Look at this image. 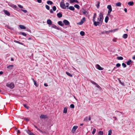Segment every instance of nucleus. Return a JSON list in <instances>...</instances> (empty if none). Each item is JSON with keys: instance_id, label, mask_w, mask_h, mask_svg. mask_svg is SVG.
Returning a JSON list of instances; mask_svg holds the SVG:
<instances>
[{"instance_id": "obj_1", "label": "nucleus", "mask_w": 135, "mask_h": 135, "mask_svg": "<svg viewBox=\"0 0 135 135\" xmlns=\"http://www.w3.org/2000/svg\"><path fill=\"white\" fill-rule=\"evenodd\" d=\"M103 19V14L102 13L100 12L99 15V17L98 18V21L101 22L100 25L102 24Z\"/></svg>"}, {"instance_id": "obj_2", "label": "nucleus", "mask_w": 135, "mask_h": 135, "mask_svg": "<svg viewBox=\"0 0 135 135\" xmlns=\"http://www.w3.org/2000/svg\"><path fill=\"white\" fill-rule=\"evenodd\" d=\"M6 86L11 89H13L15 87L14 84L13 83H11L9 84H7Z\"/></svg>"}, {"instance_id": "obj_3", "label": "nucleus", "mask_w": 135, "mask_h": 135, "mask_svg": "<svg viewBox=\"0 0 135 135\" xmlns=\"http://www.w3.org/2000/svg\"><path fill=\"white\" fill-rule=\"evenodd\" d=\"M60 6L63 9H65L66 7L65 4L64 3L63 1H61L60 3Z\"/></svg>"}, {"instance_id": "obj_4", "label": "nucleus", "mask_w": 135, "mask_h": 135, "mask_svg": "<svg viewBox=\"0 0 135 135\" xmlns=\"http://www.w3.org/2000/svg\"><path fill=\"white\" fill-rule=\"evenodd\" d=\"M85 17H83V18L80 20V22L78 23V24L79 25H82L83 23L85 21Z\"/></svg>"}, {"instance_id": "obj_5", "label": "nucleus", "mask_w": 135, "mask_h": 135, "mask_svg": "<svg viewBox=\"0 0 135 135\" xmlns=\"http://www.w3.org/2000/svg\"><path fill=\"white\" fill-rule=\"evenodd\" d=\"M78 126H74L71 130V132L73 133H75L76 131V130Z\"/></svg>"}, {"instance_id": "obj_6", "label": "nucleus", "mask_w": 135, "mask_h": 135, "mask_svg": "<svg viewBox=\"0 0 135 135\" xmlns=\"http://www.w3.org/2000/svg\"><path fill=\"white\" fill-rule=\"evenodd\" d=\"M63 22L65 25H68L70 24L69 22L66 20H64L63 21Z\"/></svg>"}, {"instance_id": "obj_7", "label": "nucleus", "mask_w": 135, "mask_h": 135, "mask_svg": "<svg viewBox=\"0 0 135 135\" xmlns=\"http://www.w3.org/2000/svg\"><path fill=\"white\" fill-rule=\"evenodd\" d=\"M40 118L41 119H46L48 117L46 115L41 114L40 116Z\"/></svg>"}, {"instance_id": "obj_8", "label": "nucleus", "mask_w": 135, "mask_h": 135, "mask_svg": "<svg viewBox=\"0 0 135 135\" xmlns=\"http://www.w3.org/2000/svg\"><path fill=\"white\" fill-rule=\"evenodd\" d=\"M96 66L97 69L99 70H102L103 69V68H102L99 65L97 64Z\"/></svg>"}, {"instance_id": "obj_9", "label": "nucleus", "mask_w": 135, "mask_h": 135, "mask_svg": "<svg viewBox=\"0 0 135 135\" xmlns=\"http://www.w3.org/2000/svg\"><path fill=\"white\" fill-rule=\"evenodd\" d=\"M107 8L108 9V11L111 12L112 11V9L111 6L110 5H109L107 6Z\"/></svg>"}, {"instance_id": "obj_10", "label": "nucleus", "mask_w": 135, "mask_h": 135, "mask_svg": "<svg viewBox=\"0 0 135 135\" xmlns=\"http://www.w3.org/2000/svg\"><path fill=\"white\" fill-rule=\"evenodd\" d=\"M93 21L94 22V25L95 26H97L98 25H99L100 23L98 21V22H96L94 20Z\"/></svg>"}, {"instance_id": "obj_11", "label": "nucleus", "mask_w": 135, "mask_h": 135, "mask_svg": "<svg viewBox=\"0 0 135 135\" xmlns=\"http://www.w3.org/2000/svg\"><path fill=\"white\" fill-rule=\"evenodd\" d=\"M14 67V66L13 65H10L8 66H7V68L9 70H11Z\"/></svg>"}, {"instance_id": "obj_12", "label": "nucleus", "mask_w": 135, "mask_h": 135, "mask_svg": "<svg viewBox=\"0 0 135 135\" xmlns=\"http://www.w3.org/2000/svg\"><path fill=\"white\" fill-rule=\"evenodd\" d=\"M52 28H54L58 30H59V27H57L55 24L52 25Z\"/></svg>"}, {"instance_id": "obj_13", "label": "nucleus", "mask_w": 135, "mask_h": 135, "mask_svg": "<svg viewBox=\"0 0 135 135\" xmlns=\"http://www.w3.org/2000/svg\"><path fill=\"white\" fill-rule=\"evenodd\" d=\"M47 23L49 25H52V22L50 19L48 20H47Z\"/></svg>"}, {"instance_id": "obj_14", "label": "nucleus", "mask_w": 135, "mask_h": 135, "mask_svg": "<svg viewBox=\"0 0 135 135\" xmlns=\"http://www.w3.org/2000/svg\"><path fill=\"white\" fill-rule=\"evenodd\" d=\"M4 12L5 14L7 16H9L10 15L9 12L8 11L4 10Z\"/></svg>"}, {"instance_id": "obj_15", "label": "nucleus", "mask_w": 135, "mask_h": 135, "mask_svg": "<svg viewBox=\"0 0 135 135\" xmlns=\"http://www.w3.org/2000/svg\"><path fill=\"white\" fill-rule=\"evenodd\" d=\"M57 15L58 17L59 18H61L62 16V14L60 12L57 13Z\"/></svg>"}, {"instance_id": "obj_16", "label": "nucleus", "mask_w": 135, "mask_h": 135, "mask_svg": "<svg viewBox=\"0 0 135 135\" xmlns=\"http://www.w3.org/2000/svg\"><path fill=\"white\" fill-rule=\"evenodd\" d=\"M58 24L59 25L61 26H63L64 25V24L61 21H59L58 22Z\"/></svg>"}, {"instance_id": "obj_17", "label": "nucleus", "mask_w": 135, "mask_h": 135, "mask_svg": "<svg viewBox=\"0 0 135 135\" xmlns=\"http://www.w3.org/2000/svg\"><path fill=\"white\" fill-rule=\"evenodd\" d=\"M70 1L71 3H73L75 2L77 3H79V2L77 0H70Z\"/></svg>"}, {"instance_id": "obj_18", "label": "nucleus", "mask_w": 135, "mask_h": 135, "mask_svg": "<svg viewBox=\"0 0 135 135\" xmlns=\"http://www.w3.org/2000/svg\"><path fill=\"white\" fill-rule=\"evenodd\" d=\"M128 4L130 6H132L134 5V3L133 1L129 2L128 3Z\"/></svg>"}, {"instance_id": "obj_19", "label": "nucleus", "mask_w": 135, "mask_h": 135, "mask_svg": "<svg viewBox=\"0 0 135 135\" xmlns=\"http://www.w3.org/2000/svg\"><path fill=\"white\" fill-rule=\"evenodd\" d=\"M132 62V60H131L129 59L126 62V64L128 65H129Z\"/></svg>"}, {"instance_id": "obj_20", "label": "nucleus", "mask_w": 135, "mask_h": 135, "mask_svg": "<svg viewBox=\"0 0 135 135\" xmlns=\"http://www.w3.org/2000/svg\"><path fill=\"white\" fill-rule=\"evenodd\" d=\"M14 42L16 43H17L21 45H23V43L20 42L19 41H17V40H15L14 41Z\"/></svg>"}, {"instance_id": "obj_21", "label": "nucleus", "mask_w": 135, "mask_h": 135, "mask_svg": "<svg viewBox=\"0 0 135 135\" xmlns=\"http://www.w3.org/2000/svg\"><path fill=\"white\" fill-rule=\"evenodd\" d=\"M19 27L21 29H24L26 28V27L23 25H20Z\"/></svg>"}, {"instance_id": "obj_22", "label": "nucleus", "mask_w": 135, "mask_h": 135, "mask_svg": "<svg viewBox=\"0 0 135 135\" xmlns=\"http://www.w3.org/2000/svg\"><path fill=\"white\" fill-rule=\"evenodd\" d=\"M109 17L108 16H107L106 17L105 20V21L106 23H107L109 20Z\"/></svg>"}, {"instance_id": "obj_23", "label": "nucleus", "mask_w": 135, "mask_h": 135, "mask_svg": "<svg viewBox=\"0 0 135 135\" xmlns=\"http://www.w3.org/2000/svg\"><path fill=\"white\" fill-rule=\"evenodd\" d=\"M66 73L68 76L70 77H72L73 76L72 75L68 72L66 71Z\"/></svg>"}, {"instance_id": "obj_24", "label": "nucleus", "mask_w": 135, "mask_h": 135, "mask_svg": "<svg viewBox=\"0 0 135 135\" xmlns=\"http://www.w3.org/2000/svg\"><path fill=\"white\" fill-rule=\"evenodd\" d=\"M128 37V35L127 34H124L123 36V37L124 39Z\"/></svg>"}, {"instance_id": "obj_25", "label": "nucleus", "mask_w": 135, "mask_h": 135, "mask_svg": "<svg viewBox=\"0 0 135 135\" xmlns=\"http://www.w3.org/2000/svg\"><path fill=\"white\" fill-rule=\"evenodd\" d=\"M67 112V108L66 107H65L63 110V113H66Z\"/></svg>"}, {"instance_id": "obj_26", "label": "nucleus", "mask_w": 135, "mask_h": 135, "mask_svg": "<svg viewBox=\"0 0 135 135\" xmlns=\"http://www.w3.org/2000/svg\"><path fill=\"white\" fill-rule=\"evenodd\" d=\"M47 3L48 4L51 5L53 4L52 2L50 1H47Z\"/></svg>"}, {"instance_id": "obj_27", "label": "nucleus", "mask_w": 135, "mask_h": 135, "mask_svg": "<svg viewBox=\"0 0 135 135\" xmlns=\"http://www.w3.org/2000/svg\"><path fill=\"white\" fill-rule=\"evenodd\" d=\"M69 9L72 11H74L75 9L74 7L73 6H70L69 7Z\"/></svg>"}, {"instance_id": "obj_28", "label": "nucleus", "mask_w": 135, "mask_h": 135, "mask_svg": "<svg viewBox=\"0 0 135 135\" xmlns=\"http://www.w3.org/2000/svg\"><path fill=\"white\" fill-rule=\"evenodd\" d=\"M96 16H97V14L96 13H94V15H93V21H94L95 20V18H96Z\"/></svg>"}, {"instance_id": "obj_29", "label": "nucleus", "mask_w": 135, "mask_h": 135, "mask_svg": "<svg viewBox=\"0 0 135 135\" xmlns=\"http://www.w3.org/2000/svg\"><path fill=\"white\" fill-rule=\"evenodd\" d=\"M74 7H75L77 8L78 9H79L80 8V6H79L77 4H75L74 5Z\"/></svg>"}, {"instance_id": "obj_30", "label": "nucleus", "mask_w": 135, "mask_h": 135, "mask_svg": "<svg viewBox=\"0 0 135 135\" xmlns=\"http://www.w3.org/2000/svg\"><path fill=\"white\" fill-rule=\"evenodd\" d=\"M26 132L27 133L30 135L31 134V133H32V132H31L29 130H26Z\"/></svg>"}, {"instance_id": "obj_31", "label": "nucleus", "mask_w": 135, "mask_h": 135, "mask_svg": "<svg viewBox=\"0 0 135 135\" xmlns=\"http://www.w3.org/2000/svg\"><path fill=\"white\" fill-rule=\"evenodd\" d=\"M117 59L118 60H122L123 59V58L122 56L117 57Z\"/></svg>"}, {"instance_id": "obj_32", "label": "nucleus", "mask_w": 135, "mask_h": 135, "mask_svg": "<svg viewBox=\"0 0 135 135\" xmlns=\"http://www.w3.org/2000/svg\"><path fill=\"white\" fill-rule=\"evenodd\" d=\"M98 134L99 135H103V132L102 131H100L98 133Z\"/></svg>"}, {"instance_id": "obj_33", "label": "nucleus", "mask_w": 135, "mask_h": 135, "mask_svg": "<svg viewBox=\"0 0 135 135\" xmlns=\"http://www.w3.org/2000/svg\"><path fill=\"white\" fill-rule=\"evenodd\" d=\"M38 131H39L40 132H41L42 133H45V134L46 133V132L45 131H44V130L42 131V130H41V129H38Z\"/></svg>"}, {"instance_id": "obj_34", "label": "nucleus", "mask_w": 135, "mask_h": 135, "mask_svg": "<svg viewBox=\"0 0 135 135\" xmlns=\"http://www.w3.org/2000/svg\"><path fill=\"white\" fill-rule=\"evenodd\" d=\"M83 11H82V12L83 14H85L86 13H87V11H86V10L85 9H83Z\"/></svg>"}, {"instance_id": "obj_35", "label": "nucleus", "mask_w": 135, "mask_h": 135, "mask_svg": "<svg viewBox=\"0 0 135 135\" xmlns=\"http://www.w3.org/2000/svg\"><path fill=\"white\" fill-rule=\"evenodd\" d=\"M80 34L81 36H84L85 34V32L83 31H81L80 33Z\"/></svg>"}, {"instance_id": "obj_36", "label": "nucleus", "mask_w": 135, "mask_h": 135, "mask_svg": "<svg viewBox=\"0 0 135 135\" xmlns=\"http://www.w3.org/2000/svg\"><path fill=\"white\" fill-rule=\"evenodd\" d=\"M23 106L25 108H26L27 109H29V106L27 105L26 104H24Z\"/></svg>"}, {"instance_id": "obj_37", "label": "nucleus", "mask_w": 135, "mask_h": 135, "mask_svg": "<svg viewBox=\"0 0 135 135\" xmlns=\"http://www.w3.org/2000/svg\"><path fill=\"white\" fill-rule=\"evenodd\" d=\"M116 5L118 6H120L121 5V3L120 2H118L116 4Z\"/></svg>"}, {"instance_id": "obj_38", "label": "nucleus", "mask_w": 135, "mask_h": 135, "mask_svg": "<svg viewBox=\"0 0 135 135\" xmlns=\"http://www.w3.org/2000/svg\"><path fill=\"white\" fill-rule=\"evenodd\" d=\"M34 85L36 86V87H38V84H37L36 83V81H34Z\"/></svg>"}, {"instance_id": "obj_39", "label": "nucleus", "mask_w": 135, "mask_h": 135, "mask_svg": "<svg viewBox=\"0 0 135 135\" xmlns=\"http://www.w3.org/2000/svg\"><path fill=\"white\" fill-rule=\"evenodd\" d=\"M100 2L99 1H98L97 2V4L96 5V6L98 8L99 6Z\"/></svg>"}, {"instance_id": "obj_40", "label": "nucleus", "mask_w": 135, "mask_h": 135, "mask_svg": "<svg viewBox=\"0 0 135 135\" xmlns=\"http://www.w3.org/2000/svg\"><path fill=\"white\" fill-rule=\"evenodd\" d=\"M84 121H85L86 122H87L88 121V118L87 117H85L84 120Z\"/></svg>"}, {"instance_id": "obj_41", "label": "nucleus", "mask_w": 135, "mask_h": 135, "mask_svg": "<svg viewBox=\"0 0 135 135\" xmlns=\"http://www.w3.org/2000/svg\"><path fill=\"white\" fill-rule=\"evenodd\" d=\"M96 131V129H95V128H94L93 129V131L92 132V134H95V132Z\"/></svg>"}, {"instance_id": "obj_42", "label": "nucleus", "mask_w": 135, "mask_h": 135, "mask_svg": "<svg viewBox=\"0 0 135 135\" xmlns=\"http://www.w3.org/2000/svg\"><path fill=\"white\" fill-rule=\"evenodd\" d=\"M74 105L73 104H71L70 106V108L72 109L74 108Z\"/></svg>"}, {"instance_id": "obj_43", "label": "nucleus", "mask_w": 135, "mask_h": 135, "mask_svg": "<svg viewBox=\"0 0 135 135\" xmlns=\"http://www.w3.org/2000/svg\"><path fill=\"white\" fill-rule=\"evenodd\" d=\"M112 133V130L111 129L109 130L108 131V135H112L111 134Z\"/></svg>"}, {"instance_id": "obj_44", "label": "nucleus", "mask_w": 135, "mask_h": 135, "mask_svg": "<svg viewBox=\"0 0 135 135\" xmlns=\"http://www.w3.org/2000/svg\"><path fill=\"white\" fill-rule=\"evenodd\" d=\"M20 33H21V35H23L24 36H26L27 35L25 33V32H21Z\"/></svg>"}, {"instance_id": "obj_45", "label": "nucleus", "mask_w": 135, "mask_h": 135, "mask_svg": "<svg viewBox=\"0 0 135 135\" xmlns=\"http://www.w3.org/2000/svg\"><path fill=\"white\" fill-rule=\"evenodd\" d=\"M53 10L54 11H55L56 10V8L55 6H53L52 7Z\"/></svg>"}, {"instance_id": "obj_46", "label": "nucleus", "mask_w": 135, "mask_h": 135, "mask_svg": "<svg viewBox=\"0 0 135 135\" xmlns=\"http://www.w3.org/2000/svg\"><path fill=\"white\" fill-rule=\"evenodd\" d=\"M45 7L46 8V9H47V10H49L50 9V7L48 5H46L45 6Z\"/></svg>"}, {"instance_id": "obj_47", "label": "nucleus", "mask_w": 135, "mask_h": 135, "mask_svg": "<svg viewBox=\"0 0 135 135\" xmlns=\"http://www.w3.org/2000/svg\"><path fill=\"white\" fill-rule=\"evenodd\" d=\"M111 31L110 30H109V31H104V32L106 34H107L108 33L110 32Z\"/></svg>"}, {"instance_id": "obj_48", "label": "nucleus", "mask_w": 135, "mask_h": 135, "mask_svg": "<svg viewBox=\"0 0 135 135\" xmlns=\"http://www.w3.org/2000/svg\"><path fill=\"white\" fill-rule=\"evenodd\" d=\"M122 65L124 68H125L126 67V65L125 63H122Z\"/></svg>"}, {"instance_id": "obj_49", "label": "nucleus", "mask_w": 135, "mask_h": 135, "mask_svg": "<svg viewBox=\"0 0 135 135\" xmlns=\"http://www.w3.org/2000/svg\"><path fill=\"white\" fill-rule=\"evenodd\" d=\"M90 82H91V83H92L93 84L95 85L97 84V83H95V82H94V81H90Z\"/></svg>"}, {"instance_id": "obj_50", "label": "nucleus", "mask_w": 135, "mask_h": 135, "mask_svg": "<svg viewBox=\"0 0 135 135\" xmlns=\"http://www.w3.org/2000/svg\"><path fill=\"white\" fill-rule=\"evenodd\" d=\"M120 65H121L119 63H117L116 64V66L117 67H119Z\"/></svg>"}, {"instance_id": "obj_51", "label": "nucleus", "mask_w": 135, "mask_h": 135, "mask_svg": "<svg viewBox=\"0 0 135 135\" xmlns=\"http://www.w3.org/2000/svg\"><path fill=\"white\" fill-rule=\"evenodd\" d=\"M26 31H27L30 32V33H31V30L30 29H29V28H27Z\"/></svg>"}, {"instance_id": "obj_52", "label": "nucleus", "mask_w": 135, "mask_h": 135, "mask_svg": "<svg viewBox=\"0 0 135 135\" xmlns=\"http://www.w3.org/2000/svg\"><path fill=\"white\" fill-rule=\"evenodd\" d=\"M24 119L27 121H28L29 120V119L28 118H24Z\"/></svg>"}, {"instance_id": "obj_53", "label": "nucleus", "mask_w": 135, "mask_h": 135, "mask_svg": "<svg viewBox=\"0 0 135 135\" xmlns=\"http://www.w3.org/2000/svg\"><path fill=\"white\" fill-rule=\"evenodd\" d=\"M96 86L99 88H101L98 85L97 83V84L95 85Z\"/></svg>"}, {"instance_id": "obj_54", "label": "nucleus", "mask_w": 135, "mask_h": 135, "mask_svg": "<svg viewBox=\"0 0 135 135\" xmlns=\"http://www.w3.org/2000/svg\"><path fill=\"white\" fill-rule=\"evenodd\" d=\"M18 6L20 8H23V6L21 5L18 4Z\"/></svg>"}, {"instance_id": "obj_55", "label": "nucleus", "mask_w": 135, "mask_h": 135, "mask_svg": "<svg viewBox=\"0 0 135 135\" xmlns=\"http://www.w3.org/2000/svg\"><path fill=\"white\" fill-rule=\"evenodd\" d=\"M21 10L25 13H26L27 12V11L26 10L24 9H21Z\"/></svg>"}, {"instance_id": "obj_56", "label": "nucleus", "mask_w": 135, "mask_h": 135, "mask_svg": "<svg viewBox=\"0 0 135 135\" xmlns=\"http://www.w3.org/2000/svg\"><path fill=\"white\" fill-rule=\"evenodd\" d=\"M119 82L122 85H124V83H123L120 80H119Z\"/></svg>"}, {"instance_id": "obj_57", "label": "nucleus", "mask_w": 135, "mask_h": 135, "mask_svg": "<svg viewBox=\"0 0 135 135\" xmlns=\"http://www.w3.org/2000/svg\"><path fill=\"white\" fill-rule=\"evenodd\" d=\"M66 7H68L69 5V4L68 3H66Z\"/></svg>"}, {"instance_id": "obj_58", "label": "nucleus", "mask_w": 135, "mask_h": 135, "mask_svg": "<svg viewBox=\"0 0 135 135\" xmlns=\"http://www.w3.org/2000/svg\"><path fill=\"white\" fill-rule=\"evenodd\" d=\"M34 127L38 130V129H39V128H38V127H37L36 126V125H34Z\"/></svg>"}, {"instance_id": "obj_59", "label": "nucleus", "mask_w": 135, "mask_h": 135, "mask_svg": "<svg viewBox=\"0 0 135 135\" xmlns=\"http://www.w3.org/2000/svg\"><path fill=\"white\" fill-rule=\"evenodd\" d=\"M111 12L108 11V13L107 14V16H110V14Z\"/></svg>"}, {"instance_id": "obj_60", "label": "nucleus", "mask_w": 135, "mask_h": 135, "mask_svg": "<svg viewBox=\"0 0 135 135\" xmlns=\"http://www.w3.org/2000/svg\"><path fill=\"white\" fill-rule=\"evenodd\" d=\"M116 68V67H114V68L111 71V72H112L114 70H115V69Z\"/></svg>"}, {"instance_id": "obj_61", "label": "nucleus", "mask_w": 135, "mask_h": 135, "mask_svg": "<svg viewBox=\"0 0 135 135\" xmlns=\"http://www.w3.org/2000/svg\"><path fill=\"white\" fill-rule=\"evenodd\" d=\"M17 132V134H20V131L19 130H18Z\"/></svg>"}, {"instance_id": "obj_62", "label": "nucleus", "mask_w": 135, "mask_h": 135, "mask_svg": "<svg viewBox=\"0 0 135 135\" xmlns=\"http://www.w3.org/2000/svg\"><path fill=\"white\" fill-rule=\"evenodd\" d=\"M12 7L13 8H16L17 7V6L15 5H13Z\"/></svg>"}, {"instance_id": "obj_63", "label": "nucleus", "mask_w": 135, "mask_h": 135, "mask_svg": "<svg viewBox=\"0 0 135 135\" xmlns=\"http://www.w3.org/2000/svg\"><path fill=\"white\" fill-rule=\"evenodd\" d=\"M50 13H53V11L52 9H51L50 10Z\"/></svg>"}, {"instance_id": "obj_64", "label": "nucleus", "mask_w": 135, "mask_h": 135, "mask_svg": "<svg viewBox=\"0 0 135 135\" xmlns=\"http://www.w3.org/2000/svg\"><path fill=\"white\" fill-rule=\"evenodd\" d=\"M132 59L133 60H135V56H134L133 57H132Z\"/></svg>"}]
</instances>
